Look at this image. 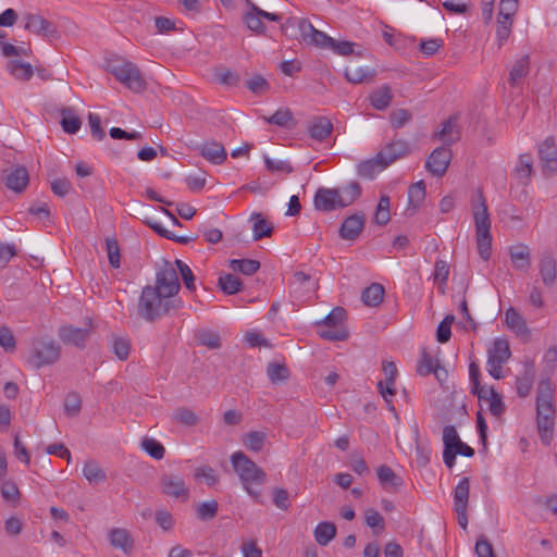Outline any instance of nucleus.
<instances>
[{"mask_svg":"<svg viewBox=\"0 0 557 557\" xmlns=\"http://www.w3.org/2000/svg\"><path fill=\"white\" fill-rule=\"evenodd\" d=\"M267 374L273 384L286 382L290 372L285 363L270 362L267 367Z\"/></svg>","mask_w":557,"mask_h":557,"instance_id":"40","label":"nucleus"},{"mask_svg":"<svg viewBox=\"0 0 557 557\" xmlns=\"http://www.w3.org/2000/svg\"><path fill=\"white\" fill-rule=\"evenodd\" d=\"M230 268L244 275H252L260 269V262L255 259H232Z\"/></svg>","mask_w":557,"mask_h":557,"instance_id":"42","label":"nucleus"},{"mask_svg":"<svg viewBox=\"0 0 557 557\" xmlns=\"http://www.w3.org/2000/svg\"><path fill=\"white\" fill-rule=\"evenodd\" d=\"M91 322L87 323L86 327H76L73 325H64L59 329V337L65 345H73L78 348H84L86 341L90 336Z\"/></svg>","mask_w":557,"mask_h":557,"instance_id":"16","label":"nucleus"},{"mask_svg":"<svg viewBox=\"0 0 557 557\" xmlns=\"http://www.w3.org/2000/svg\"><path fill=\"white\" fill-rule=\"evenodd\" d=\"M173 420L185 426H195L199 423V417L187 407H180L173 414Z\"/></svg>","mask_w":557,"mask_h":557,"instance_id":"45","label":"nucleus"},{"mask_svg":"<svg viewBox=\"0 0 557 557\" xmlns=\"http://www.w3.org/2000/svg\"><path fill=\"white\" fill-rule=\"evenodd\" d=\"M453 158L451 149L448 147H437L425 161L426 170L434 176H443Z\"/></svg>","mask_w":557,"mask_h":557,"instance_id":"13","label":"nucleus"},{"mask_svg":"<svg viewBox=\"0 0 557 557\" xmlns=\"http://www.w3.org/2000/svg\"><path fill=\"white\" fill-rule=\"evenodd\" d=\"M511 356L509 343L507 339L497 338L493 343V347L488 349L487 360L499 361L505 363Z\"/></svg>","mask_w":557,"mask_h":557,"instance_id":"31","label":"nucleus"},{"mask_svg":"<svg viewBox=\"0 0 557 557\" xmlns=\"http://www.w3.org/2000/svg\"><path fill=\"white\" fill-rule=\"evenodd\" d=\"M490 397H487V401H490V411L493 416L499 417L505 412V404L503 403L502 396L495 391L494 387H488Z\"/></svg>","mask_w":557,"mask_h":557,"instance_id":"60","label":"nucleus"},{"mask_svg":"<svg viewBox=\"0 0 557 557\" xmlns=\"http://www.w3.org/2000/svg\"><path fill=\"white\" fill-rule=\"evenodd\" d=\"M109 540L113 547L122 549L125 554H131L133 540L125 529H113L109 534Z\"/></svg>","mask_w":557,"mask_h":557,"instance_id":"29","label":"nucleus"},{"mask_svg":"<svg viewBox=\"0 0 557 557\" xmlns=\"http://www.w3.org/2000/svg\"><path fill=\"white\" fill-rule=\"evenodd\" d=\"M219 504L216 500L205 502L197 508V517L202 521L213 519L218 513Z\"/></svg>","mask_w":557,"mask_h":557,"instance_id":"59","label":"nucleus"},{"mask_svg":"<svg viewBox=\"0 0 557 557\" xmlns=\"http://www.w3.org/2000/svg\"><path fill=\"white\" fill-rule=\"evenodd\" d=\"M4 185L16 194L23 193L29 184V174L23 165H12L2 171Z\"/></svg>","mask_w":557,"mask_h":557,"instance_id":"11","label":"nucleus"},{"mask_svg":"<svg viewBox=\"0 0 557 557\" xmlns=\"http://www.w3.org/2000/svg\"><path fill=\"white\" fill-rule=\"evenodd\" d=\"M505 322L508 329L512 330L518 336L529 337L530 330L523 317L512 307L507 309Z\"/></svg>","mask_w":557,"mask_h":557,"instance_id":"26","label":"nucleus"},{"mask_svg":"<svg viewBox=\"0 0 557 557\" xmlns=\"http://www.w3.org/2000/svg\"><path fill=\"white\" fill-rule=\"evenodd\" d=\"M360 195L361 186L358 182H350L339 188L320 187L314 194L313 206L318 211L331 212L352 205Z\"/></svg>","mask_w":557,"mask_h":557,"instance_id":"2","label":"nucleus"},{"mask_svg":"<svg viewBox=\"0 0 557 557\" xmlns=\"http://www.w3.org/2000/svg\"><path fill=\"white\" fill-rule=\"evenodd\" d=\"M251 219L253 223V239L260 240L263 237H270L273 233V226L262 218L261 213H252Z\"/></svg>","mask_w":557,"mask_h":557,"instance_id":"43","label":"nucleus"},{"mask_svg":"<svg viewBox=\"0 0 557 557\" xmlns=\"http://www.w3.org/2000/svg\"><path fill=\"white\" fill-rule=\"evenodd\" d=\"M476 246L480 257L487 261L491 258L492 235L491 233L476 234Z\"/></svg>","mask_w":557,"mask_h":557,"instance_id":"56","label":"nucleus"},{"mask_svg":"<svg viewBox=\"0 0 557 557\" xmlns=\"http://www.w3.org/2000/svg\"><path fill=\"white\" fill-rule=\"evenodd\" d=\"M0 49H1L2 54L5 58L28 55L32 52L28 44H24L22 46H15L10 42L0 41Z\"/></svg>","mask_w":557,"mask_h":557,"instance_id":"51","label":"nucleus"},{"mask_svg":"<svg viewBox=\"0 0 557 557\" xmlns=\"http://www.w3.org/2000/svg\"><path fill=\"white\" fill-rule=\"evenodd\" d=\"M157 290L165 295V297L176 298L175 296L181 289V283L176 270L169 261H164L163 267L156 275V285L152 286Z\"/></svg>","mask_w":557,"mask_h":557,"instance_id":"7","label":"nucleus"},{"mask_svg":"<svg viewBox=\"0 0 557 557\" xmlns=\"http://www.w3.org/2000/svg\"><path fill=\"white\" fill-rule=\"evenodd\" d=\"M440 366V360L423 351L420 357V375H430Z\"/></svg>","mask_w":557,"mask_h":557,"instance_id":"64","label":"nucleus"},{"mask_svg":"<svg viewBox=\"0 0 557 557\" xmlns=\"http://www.w3.org/2000/svg\"><path fill=\"white\" fill-rule=\"evenodd\" d=\"M550 382L542 381L536 395V425L543 445L552 443L555 425V406Z\"/></svg>","mask_w":557,"mask_h":557,"instance_id":"3","label":"nucleus"},{"mask_svg":"<svg viewBox=\"0 0 557 557\" xmlns=\"http://www.w3.org/2000/svg\"><path fill=\"white\" fill-rule=\"evenodd\" d=\"M382 371L385 375L384 381H379L377 389L379 393L383 396L385 401L387 403V407L389 410L395 411V407L392 403V397L395 395V379L397 376V367L393 361H383Z\"/></svg>","mask_w":557,"mask_h":557,"instance_id":"12","label":"nucleus"},{"mask_svg":"<svg viewBox=\"0 0 557 557\" xmlns=\"http://www.w3.org/2000/svg\"><path fill=\"white\" fill-rule=\"evenodd\" d=\"M542 173L545 177L557 174V145L554 137L545 138L537 148Z\"/></svg>","mask_w":557,"mask_h":557,"instance_id":"8","label":"nucleus"},{"mask_svg":"<svg viewBox=\"0 0 557 557\" xmlns=\"http://www.w3.org/2000/svg\"><path fill=\"white\" fill-rule=\"evenodd\" d=\"M112 351L120 360H126L131 351V341L124 337L114 336L112 339Z\"/></svg>","mask_w":557,"mask_h":557,"instance_id":"52","label":"nucleus"},{"mask_svg":"<svg viewBox=\"0 0 557 557\" xmlns=\"http://www.w3.org/2000/svg\"><path fill=\"white\" fill-rule=\"evenodd\" d=\"M343 74L351 84H370L375 78V72H344Z\"/></svg>","mask_w":557,"mask_h":557,"instance_id":"62","label":"nucleus"},{"mask_svg":"<svg viewBox=\"0 0 557 557\" xmlns=\"http://www.w3.org/2000/svg\"><path fill=\"white\" fill-rule=\"evenodd\" d=\"M234 471L238 474L240 482L247 493L260 502V494L251 488L252 484L261 485L265 482V472L243 451H236L231 456Z\"/></svg>","mask_w":557,"mask_h":557,"instance_id":"4","label":"nucleus"},{"mask_svg":"<svg viewBox=\"0 0 557 557\" xmlns=\"http://www.w3.org/2000/svg\"><path fill=\"white\" fill-rule=\"evenodd\" d=\"M106 248L110 265L119 269L121 267V255L117 240L115 238H107Z\"/></svg>","mask_w":557,"mask_h":557,"instance_id":"55","label":"nucleus"},{"mask_svg":"<svg viewBox=\"0 0 557 557\" xmlns=\"http://www.w3.org/2000/svg\"><path fill=\"white\" fill-rule=\"evenodd\" d=\"M25 20V29L42 36V37H49L52 36L55 32V28L51 22L44 18L40 15L36 14H26L24 16Z\"/></svg>","mask_w":557,"mask_h":557,"instance_id":"23","label":"nucleus"},{"mask_svg":"<svg viewBox=\"0 0 557 557\" xmlns=\"http://www.w3.org/2000/svg\"><path fill=\"white\" fill-rule=\"evenodd\" d=\"M509 256L515 269L528 271L531 267V251L524 244L513 245L509 248Z\"/></svg>","mask_w":557,"mask_h":557,"instance_id":"24","label":"nucleus"},{"mask_svg":"<svg viewBox=\"0 0 557 557\" xmlns=\"http://www.w3.org/2000/svg\"><path fill=\"white\" fill-rule=\"evenodd\" d=\"M364 521L373 531V535L377 536L385 530V520L383 516L375 509L369 508L364 512Z\"/></svg>","mask_w":557,"mask_h":557,"instance_id":"41","label":"nucleus"},{"mask_svg":"<svg viewBox=\"0 0 557 557\" xmlns=\"http://www.w3.org/2000/svg\"><path fill=\"white\" fill-rule=\"evenodd\" d=\"M409 147L405 140H393L387 144L379 153L383 158V165H389L398 158L408 153Z\"/></svg>","mask_w":557,"mask_h":557,"instance_id":"25","label":"nucleus"},{"mask_svg":"<svg viewBox=\"0 0 557 557\" xmlns=\"http://www.w3.org/2000/svg\"><path fill=\"white\" fill-rule=\"evenodd\" d=\"M461 440L457 433V430L454 425H446L443 430V458L447 457L450 459L453 457V449L456 447Z\"/></svg>","mask_w":557,"mask_h":557,"instance_id":"35","label":"nucleus"},{"mask_svg":"<svg viewBox=\"0 0 557 557\" xmlns=\"http://www.w3.org/2000/svg\"><path fill=\"white\" fill-rule=\"evenodd\" d=\"M540 274L544 285L550 287L556 281V260L550 253H544L540 260Z\"/></svg>","mask_w":557,"mask_h":557,"instance_id":"27","label":"nucleus"},{"mask_svg":"<svg viewBox=\"0 0 557 557\" xmlns=\"http://www.w3.org/2000/svg\"><path fill=\"white\" fill-rule=\"evenodd\" d=\"M383 158H380V153L375 158L362 161L358 165V174L363 178H373L379 172L387 168L383 165Z\"/></svg>","mask_w":557,"mask_h":557,"instance_id":"30","label":"nucleus"},{"mask_svg":"<svg viewBox=\"0 0 557 557\" xmlns=\"http://www.w3.org/2000/svg\"><path fill=\"white\" fill-rule=\"evenodd\" d=\"M472 211L475 225V233H491V219L487 210V205L482 193L479 194V201L472 205Z\"/></svg>","mask_w":557,"mask_h":557,"instance_id":"20","label":"nucleus"},{"mask_svg":"<svg viewBox=\"0 0 557 557\" xmlns=\"http://www.w3.org/2000/svg\"><path fill=\"white\" fill-rule=\"evenodd\" d=\"M461 455L465 457H473L474 456V449L463 443L462 441L456 445V447L453 449V457L448 459L447 457H444V463L447 468L451 469L455 466L456 462V456Z\"/></svg>","mask_w":557,"mask_h":557,"instance_id":"57","label":"nucleus"},{"mask_svg":"<svg viewBox=\"0 0 557 557\" xmlns=\"http://www.w3.org/2000/svg\"><path fill=\"white\" fill-rule=\"evenodd\" d=\"M346 319V310L343 307H335L321 322L324 329L319 330L318 334L321 338L330 342H343L348 339L349 332L344 325Z\"/></svg>","mask_w":557,"mask_h":557,"instance_id":"5","label":"nucleus"},{"mask_svg":"<svg viewBox=\"0 0 557 557\" xmlns=\"http://www.w3.org/2000/svg\"><path fill=\"white\" fill-rule=\"evenodd\" d=\"M218 286L225 295H234L243 289V282L234 274L220 275Z\"/></svg>","mask_w":557,"mask_h":557,"instance_id":"36","label":"nucleus"},{"mask_svg":"<svg viewBox=\"0 0 557 557\" xmlns=\"http://www.w3.org/2000/svg\"><path fill=\"white\" fill-rule=\"evenodd\" d=\"M298 27L304 41L313 45L320 49H329L333 45V38L324 32L313 27L308 20H299Z\"/></svg>","mask_w":557,"mask_h":557,"instance_id":"14","label":"nucleus"},{"mask_svg":"<svg viewBox=\"0 0 557 557\" xmlns=\"http://www.w3.org/2000/svg\"><path fill=\"white\" fill-rule=\"evenodd\" d=\"M207 79L212 84H219L226 87L238 86L240 82L238 72H212Z\"/></svg>","mask_w":557,"mask_h":557,"instance_id":"38","label":"nucleus"},{"mask_svg":"<svg viewBox=\"0 0 557 557\" xmlns=\"http://www.w3.org/2000/svg\"><path fill=\"white\" fill-rule=\"evenodd\" d=\"M64 412L69 417H76L82 410V398L78 393L71 392L64 399Z\"/></svg>","mask_w":557,"mask_h":557,"instance_id":"49","label":"nucleus"},{"mask_svg":"<svg viewBox=\"0 0 557 557\" xmlns=\"http://www.w3.org/2000/svg\"><path fill=\"white\" fill-rule=\"evenodd\" d=\"M366 223V216L362 212L347 216L339 230V237L345 240H356L361 234Z\"/></svg>","mask_w":557,"mask_h":557,"instance_id":"17","label":"nucleus"},{"mask_svg":"<svg viewBox=\"0 0 557 557\" xmlns=\"http://www.w3.org/2000/svg\"><path fill=\"white\" fill-rule=\"evenodd\" d=\"M470 482L468 478H462L454 488V509L457 513L458 524L466 530L468 525V500Z\"/></svg>","mask_w":557,"mask_h":557,"instance_id":"9","label":"nucleus"},{"mask_svg":"<svg viewBox=\"0 0 557 557\" xmlns=\"http://www.w3.org/2000/svg\"><path fill=\"white\" fill-rule=\"evenodd\" d=\"M115 79L134 92H141L149 86L141 72H111Z\"/></svg>","mask_w":557,"mask_h":557,"instance_id":"19","label":"nucleus"},{"mask_svg":"<svg viewBox=\"0 0 557 557\" xmlns=\"http://www.w3.org/2000/svg\"><path fill=\"white\" fill-rule=\"evenodd\" d=\"M197 150L201 157L213 164H222L227 158L224 146L219 141H205L197 147Z\"/></svg>","mask_w":557,"mask_h":557,"instance_id":"22","label":"nucleus"},{"mask_svg":"<svg viewBox=\"0 0 557 557\" xmlns=\"http://www.w3.org/2000/svg\"><path fill=\"white\" fill-rule=\"evenodd\" d=\"M535 370L533 362L528 363L522 376L517 377V393L520 397H527L532 388Z\"/></svg>","mask_w":557,"mask_h":557,"instance_id":"34","label":"nucleus"},{"mask_svg":"<svg viewBox=\"0 0 557 557\" xmlns=\"http://www.w3.org/2000/svg\"><path fill=\"white\" fill-rule=\"evenodd\" d=\"M60 354V346L54 341L38 338L33 342L27 362L33 368L40 369L57 362Z\"/></svg>","mask_w":557,"mask_h":557,"instance_id":"6","label":"nucleus"},{"mask_svg":"<svg viewBox=\"0 0 557 557\" xmlns=\"http://www.w3.org/2000/svg\"><path fill=\"white\" fill-rule=\"evenodd\" d=\"M454 315H446L443 321L440 322L436 329V339L441 344H445L450 339L451 336V323L454 322Z\"/></svg>","mask_w":557,"mask_h":557,"instance_id":"54","label":"nucleus"},{"mask_svg":"<svg viewBox=\"0 0 557 557\" xmlns=\"http://www.w3.org/2000/svg\"><path fill=\"white\" fill-rule=\"evenodd\" d=\"M384 287L379 283H372L370 286L363 289L361 299L364 305L369 307H376L383 301Z\"/></svg>","mask_w":557,"mask_h":557,"instance_id":"33","label":"nucleus"},{"mask_svg":"<svg viewBox=\"0 0 557 557\" xmlns=\"http://www.w3.org/2000/svg\"><path fill=\"white\" fill-rule=\"evenodd\" d=\"M103 70H137V67L124 58L111 54L106 59V65Z\"/></svg>","mask_w":557,"mask_h":557,"instance_id":"58","label":"nucleus"},{"mask_svg":"<svg viewBox=\"0 0 557 557\" xmlns=\"http://www.w3.org/2000/svg\"><path fill=\"white\" fill-rule=\"evenodd\" d=\"M336 525L333 522H320L313 532L315 542L321 546H326L336 536Z\"/></svg>","mask_w":557,"mask_h":557,"instance_id":"32","label":"nucleus"},{"mask_svg":"<svg viewBox=\"0 0 557 557\" xmlns=\"http://www.w3.org/2000/svg\"><path fill=\"white\" fill-rule=\"evenodd\" d=\"M292 121L293 113L288 108L276 110L270 117L267 119L268 123L277 126H287V124Z\"/></svg>","mask_w":557,"mask_h":557,"instance_id":"61","label":"nucleus"},{"mask_svg":"<svg viewBox=\"0 0 557 557\" xmlns=\"http://www.w3.org/2000/svg\"><path fill=\"white\" fill-rule=\"evenodd\" d=\"M377 479L380 484L385 490L396 491L401 484V479L395 473V471L386 466L382 465L376 470Z\"/></svg>","mask_w":557,"mask_h":557,"instance_id":"28","label":"nucleus"},{"mask_svg":"<svg viewBox=\"0 0 557 557\" xmlns=\"http://www.w3.org/2000/svg\"><path fill=\"white\" fill-rule=\"evenodd\" d=\"M245 86L255 95H263L270 90V83L259 74L247 79Z\"/></svg>","mask_w":557,"mask_h":557,"instance_id":"50","label":"nucleus"},{"mask_svg":"<svg viewBox=\"0 0 557 557\" xmlns=\"http://www.w3.org/2000/svg\"><path fill=\"white\" fill-rule=\"evenodd\" d=\"M261 18L262 17L259 16L257 14V12H255L251 9L244 16L247 27L257 34H263L265 32V27H264V24L262 23Z\"/></svg>","mask_w":557,"mask_h":557,"instance_id":"63","label":"nucleus"},{"mask_svg":"<svg viewBox=\"0 0 557 557\" xmlns=\"http://www.w3.org/2000/svg\"><path fill=\"white\" fill-rule=\"evenodd\" d=\"M533 172V158L530 153H522L519 162L515 168V174L518 178L529 180Z\"/></svg>","mask_w":557,"mask_h":557,"instance_id":"47","label":"nucleus"},{"mask_svg":"<svg viewBox=\"0 0 557 557\" xmlns=\"http://www.w3.org/2000/svg\"><path fill=\"white\" fill-rule=\"evenodd\" d=\"M83 474L90 483L98 484L107 480L106 472L99 467V465L95 460H89L85 462L83 468Z\"/></svg>","mask_w":557,"mask_h":557,"instance_id":"44","label":"nucleus"},{"mask_svg":"<svg viewBox=\"0 0 557 557\" xmlns=\"http://www.w3.org/2000/svg\"><path fill=\"white\" fill-rule=\"evenodd\" d=\"M182 307L183 300L181 298L165 297L164 294L157 290L151 285H147L141 289L137 304V312L145 321L153 322L170 313L171 310H177Z\"/></svg>","mask_w":557,"mask_h":557,"instance_id":"1","label":"nucleus"},{"mask_svg":"<svg viewBox=\"0 0 557 557\" xmlns=\"http://www.w3.org/2000/svg\"><path fill=\"white\" fill-rule=\"evenodd\" d=\"M161 492L172 498L186 502L189 498V488L183 478L177 474L164 473L160 478Z\"/></svg>","mask_w":557,"mask_h":557,"instance_id":"10","label":"nucleus"},{"mask_svg":"<svg viewBox=\"0 0 557 557\" xmlns=\"http://www.w3.org/2000/svg\"><path fill=\"white\" fill-rule=\"evenodd\" d=\"M433 139L443 143L442 147H448L461 138V133L458 126V117L456 115L449 116L441 123L438 129L433 133Z\"/></svg>","mask_w":557,"mask_h":557,"instance_id":"15","label":"nucleus"},{"mask_svg":"<svg viewBox=\"0 0 557 557\" xmlns=\"http://www.w3.org/2000/svg\"><path fill=\"white\" fill-rule=\"evenodd\" d=\"M327 50H331L342 57L355 55L358 58H366L370 55L369 50L359 44L348 40H336L334 38L333 45H330Z\"/></svg>","mask_w":557,"mask_h":557,"instance_id":"21","label":"nucleus"},{"mask_svg":"<svg viewBox=\"0 0 557 557\" xmlns=\"http://www.w3.org/2000/svg\"><path fill=\"white\" fill-rule=\"evenodd\" d=\"M61 126L63 131L67 134H75L79 131L82 126V121L78 115H76L72 109L65 108L61 111Z\"/></svg>","mask_w":557,"mask_h":557,"instance_id":"37","label":"nucleus"},{"mask_svg":"<svg viewBox=\"0 0 557 557\" xmlns=\"http://www.w3.org/2000/svg\"><path fill=\"white\" fill-rule=\"evenodd\" d=\"M175 264H176L177 270L181 273V276L184 282L185 287L189 292H195L196 290L195 275H194L191 269L180 259L175 260Z\"/></svg>","mask_w":557,"mask_h":557,"instance_id":"53","label":"nucleus"},{"mask_svg":"<svg viewBox=\"0 0 557 557\" xmlns=\"http://www.w3.org/2000/svg\"><path fill=\"white\" fill-rule=\"evenodd\" d=\"M265 433L261 431H250L243 437L244 445L251 451L258 453L263 448Z\"/></svg>","mask_w":557,"mask_h":557,"instance_id":"46","label":"nucleus"},{"mask_svg":"<svg viewBox=\"0 0 557 557\" xmlns=\"http://www.w3.org/2000/svg\"><path fill=\"white\" fill-rule=\"evenodd\" d=\"M392 91L388 86H383L370 96V102L376 110H385L392 101Z\"/></svg>","mask_w":557,"mask_h":557,"instance_id":"39","label":"nucleus"},{"mask_svg":"<svg viewBox=\"0 0 557 557\" xmlns=\"http://www.w3.org/2000/svg\"><path fill=\"white\" fill-rule=\"evenodd\" d=\"M141 448L153 459L161 460L165 455L164 446L154 438L146 437L141 441Z\"/></svg>","mask_w":557,"mask_h":557,"instance_id":"48","label":"nucleus"},{"mask_svg":"<svg viewBox=\"0 0 557 557\" xmlns=\"http://www.w3.org/2000/svg\"><path fill=\"white\" fill-rule=\"evenodd\" d=\"M334 126L327 116L318 115L313 116L307 126V132L310 138L322 143L326 140L333 133Z\"/></svg>","mask_w":557,"mask_h":557,"instance_id":"18","label":"nucleus"}]
</instances>
